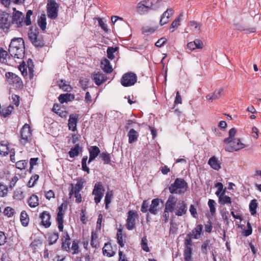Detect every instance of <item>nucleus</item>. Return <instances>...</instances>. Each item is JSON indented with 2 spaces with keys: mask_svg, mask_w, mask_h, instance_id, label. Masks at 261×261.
<instances>
[{
  "mask_svg": "<svg viewBox=\"0 0 261 261\" xmlns=\"http://www.w3.org/2000/svg\"><path fill=\"white\" fill-rule=\"evenodd\" d=\"M24 43L22 38H13L9 45L10 55L18 59H22L24 56Z\"/></svg>",
  "mask_w": 261,
  "mask_h": 261,
  "instance_id": "f257e3e1",
  "label": "nucleus"
},
{
  "mask_svg": "<svg viewBox=\"0 0 261 261\" xmlns=\"http://www.w3.org/2000/svg\"><path fill=\"white\" fill-rule=\"evenodd\" d=\"M13 12L12 17V23L16 28H21L25 24L29 26L31 24V16L33 15V11L29 10L27 11L24 18V14L20 11L16 10L15 8H13Z\"/></svg>",
  "mask_w": 261,
  "mask_h": 261,
  "instance_id": "f03ea898",
  "label": "nucleus"
},
{
  "mask_svg": "<svg viewBox=\"0 0 261 261\" xmlns=\"http://www.w3.org/2000/svg\"><path fill=\"white\" fill-rule=\"evenodd\" d=\"M169 203H171L173 206V213L177 216H182L185 215L188 210L187 205L182 200L177 201L176 197L173 195H170L167 199Z\"/></svg>",
  "mask_w": 261,
  "mask_h": 261,
  "instance_id": "7ed1b4c3",
  "label": "nucleus"
},
{
  "mask_svg": "<svg viewBox=\"0 0 261 261\" xmlns=\"http://www.w3.org/2000/svg\"><path fill=\"white\" fill-rule=\"evenodd\" d=\"M161 0H143L138 3L137 12L144 14L150 10H156L160 7Z\"/></svg>",
  "mask_w": 261,
  "mask_h": 261,
  "instance_id": "20e7f679",
  "label": "nucleus"
},
{
  "mask_svg": "<svg viewBox=\"0 0 261 261\" xmlns=\"http://www.w3.org/2000/svg\"><path fill=\"white\" fill-rule=\"evenodd\" d=\"M187 189V182L184 179L180 178H176L174 182L169 187V192L172 194H183Z\"/></svg>",
  "mask_w": 261,
  "mask_h": 261,
  "instance_id": "39448f33",
  "label": "nucleus"
},
{
  "mask_svg": "<svg viewBox=\"0 0 261 261\" xmlns=\"http://www.w3.org/2000/svg\"><path fill=\"white\" fill-rule=\"evenodd\" d=\"M226 144L225 149L227 151L233 152L238 151L245 147V145L239 139H233L227 142H223Z\"/></svg>",
  "mask_w": 261,
  "mask_h": 261,
  "instance_id": "423d86ee",
  "label": "nucleus"
},
{
  "mask_svg": "<svg viewBox=\"0 0 261 261\" xmlns=\"http://www.w3.org/2000/svg\"><path fill=\"white\" fill-rule=\"evenodd\" d=\"M32 134L29 124L25 123L22 127L20 132V142L24 145L32 140Z\"/></svg>",
  "mask_w": 261,
  "mask_h": 261,
  "instance_id": "0eeeda50",
  "label": "nucleus"
},
{
  "mask_svg": "<svg viewBox=\"0 0 261 261\" xmlns=\"http://www.w3.org/2000/svg\"><path fill=\"white\" fill-rule=\"evenodd\" d=\"M12 24L11 16L5 12L1 13L0 28L4 31H7Z\"/></svg>",
  "mask_w": 261,
  "mask_h": 261,
  "instance_id": "6e6552de",
  "label": "nucleus"
},
{
  "mask_svg": "<svg viewBox=\"0 0 261 261\" xmlns=\"http://www.w3.org/2000/svg\"><path fill=\"white\" fill-rule=\"evenodd\" d=\"M137 76L133 72H127L124 74L121 80V83L124 87H129L134 85L137 82Z\"/></svg>",
  "mask_w": 261,
  "mask_h": 261,
  "instance_id": "1a4fd4ad",
  "label": "nucleus"
},
{
  "mask_svg": "<svg viewBox=\"0 0 261 261\" xmlns=\"http://www.w3.org/2000/svg\"><path fill=\"white\" fill-rule=\"evenodd\" d=\"M105 189L100 182L95 184L92 194L94 195V201L96 204L99 203L103 196Z\"/></svg>",
  "mask_w": 261,
  "mask_h": 261,
  "instance_id": "9d476101",
  "label": "nucleus"
},
{
  "mask_svg": "<svg viewBox=\"0 0 261 261\" xmlns=\"http://www.w3.org/2000/svg\"><path fill=\"white\" fill-rule=\"evenodd\" d=\"M38 33L37 30L31 29L28 33L29 38L34 45L41 47L44 43L42 38L38 36Z\"/></svg>",
  "mask_w": 261,
  "mask_h": 261,
  "instance_id": "9b49d317",
  "label": "nucleus"
},
{
  "mask_svg": "<svg viewBox=\"0 0 261 261\" xmlns=\"http://www.w3.org/2000/svg\"><path fill=\"white\" fill-rule=\"evenodd\" d=\"M138 217L137 212L133 210H130L127 213L126 227L129 230H133L135 227L136 219Z\"/></svg>",
  "mask_w": 261,
  "mask_h": 261,
  "instance_id": "f8f14e48",
  "label": "nucleus"
},
{
  "mask_svg": "<svg viewBox=\"0 0 261 261\" xmlns=\"http://www.w3.org/2000/svg\"><path fill=\"white\" fill-rule=\"evenodd\" d=\"M5 76L9 84L13 85H16V87H19L22 85L21 79L15 73L7 72L6 73Z\"/></svg>",
  "mask_w": 261,
  "mask_h": 261,
  "instance_id": "ddd939ff",
  "label": "nucleus"
},
{
  "mask_svg": "<svg viewBox=\"0 0 261 261\" xmlns=\"http://www.w3.org/2000/svg\"><path fill=\"white\" fill-rule=\"evenodd\" d=\"M48 17L51 19H55L58 16V6L54 2H51L47 4V9Z\"/></svg>",
  "mask_w": 261,
  "mask_h": 261,
  "instance_id": "4468645a",
  "label": "nucleus"
},
{
  "mask_svg": "<svg viewBox=\"0 0 261 261\" xmlns=\"http://www.w3.org/2000/svg\"><path fill=\"white\" fill-rule=\"evenodd\" d=\"M91 77L94 82L97 86L101 85L107 80L106 76L102 72L99 71L94 72L92 74Z\"/></svg>",
  "mask_w": 261,
  "mask_h": 261,
  "instance_id": "2eb2a0df",
  "label": "nucleus"
},
{
  "mask_svg": "<svg viewBox=\"0 0 261 261\" xmlns=\"http://www.w3.org/2000/svg\"><path fill=\"white\" fill-rule=\"evenodd\" d=\"M203 229V225L202 224L197 225L196 227L192 230L191 232L188 234L186 239H190L192 241V239H198Z\"/></svg>",
  "mask_w": 261,
  "mask_h": 261,
  "instance_id": "dca6fc26",
  "label": "nucleus"
},
{
  "mask_svg": "<svg viewBox=\"0 0 261 261\" xmlns=\"http://www.w3.org/2000/svg\"><path fill=\"white\" fill-rule=\"evenodd\" d=\"M79 120V115L76 114H71L69 115L68 126L69 129L73 132L76 130V125Z\"/></svg>",
  "mask_w": 261,
  "mask_h": 261,
  "instance_id": "f3484780",
  "label": "nucleus"
},
{
  "mask_svg": "<svg viewBox=\"0 0 261 261\" xmlns=\"http://www.w3.org/2000/svg\"><path fill=\"white\" fill-rule=\"evenodd\" d=\"M224 89L223 88H220L216 90L212 94H208L206 96V99L210 101H213L220 98L222 95L224 94Z\"/></svg>",
  "mask_w": 261,
  "mask_h": 261,
  "instance_id": "a211bd4d",
  "label": "nucleus"
},
{
  "mask_svg": "<svg viewBox=\"0 0 261 261\" xmlns=\"http://www.w3.org/2000/svg\"><path fill=\"white\" fill-rule=\"evenodd\" d=\"M40 218L41 219L42 225H43L45 228H48L50 226V215L48 212H43L40 214Z\"/></svg>",
  "mask_w": 261,
  "mask_h": 261,
  "instance_id": "6ab92c4d",
  "label": "nucleus"
},
{
  "mask_svg": "<svg viewBox=\"0 0 261 261\" xmlns=\"http://www.w3.org/2000/svg\"><path fill=\"white\" fill-rule=\"evenodd\" d=\"M160 199L155 198L152 200L151 203L150 205L148 211L151 214L156 215L159 211Z\"/></svg>",
  "mask_w": 261,
  "mask_h": 261,
  "instance_id": "aec40b11",
  "label": "nucleus"
},
{
  "mask_svg": "<svg viewBox=\"0 0 261 261\" xmlns=\"http://www.w3.org/2000/svg\"><path fill=\"white\" fill-rule=\"evenodd\" d=\"M57 221L58 222V228L60 231L63 230V204L58 207V212L57 217Z\"/></svg>",
  "mask_w": 261,
  "mask_h": 261,
  "instance_id": "412c9836",
  "label": "nucleus"
},
{
  "mask_svg": "<svg viewBox=\"0 0 261 261\" xmlns=\"http://www.w3.org/2000/svg\"><path fill=\"white\" fill-rule=\"evenodd\" d=\"M171 203H169L167 200L165 204V209L163 213V217L165 223H167L168 221L169 218V213H173V206Z\"/></svg>",
  "mask_w": 261,
  "mask_h": 261,
  "instance_id": "4be33fe9",
  "label": "nucleus"
},
{
  "mask_svg": "<svg viewBox=\"0 0 261 261\" xmlns=\"http://www.w3.org/2000/svg\"><path fill=\"white\" fill-rule=\"evenodd\" d=\"M83 185L84 181L81 179L77 180V183L74 187L73 184H71V189L70 190L69 193L70 196H71L73 194V193H80L83 188Z\"/></svg>",
  "mask_w": 261,
  "mask_h": 261,
  "instance_id": "5701e85b",
  "label": "nucleus"
},
{
  "mask_svg": "<svg viewBox=\"0 0 261 261\" xmlns=\"http://www.w3.org/2000/svg\"><path fill=\"white\" fill-rule=\"evenodd\" d=\"M61 240L62 241V249L66 251H69L70 250V238L67 232L64 233Z\"/></svg>",
  "mask_w": 261,
  "mask_h": 261,
  "instance_id": "b1692460",
  "label": "nucleus"
},
{
  "mask_svg": "<svg viewBox=\"0 0 261 261\" xmlns=\"http://www.w3.org/2000/svg\"><path fill=\"white\" fill-rule=\"evenodd\" d=\"M173 13V10L172 9H168L165 12H164L161 17L160 21V25H163L167 23L169 21V18Z\"/></svg>",
  "mask_w": 261,
  "mask_h": 261,
  "instance_id": "393cba45",
  "label": "nucleus"
},
{
  "mask_svg": "<svg viewBox=\"0 0 261 261\" xmlns=\"http://www.w3.org/2000/svg\"><path fill=\"white\" fill-rule=\"evenodd\" d=\"M208 164L212 168L217 171L219 170L221 168V163L215 156H213L209 159Z\"/></svg>",
  "mask_w": 261,
  "mask_h": 261,
  "instance_id": "a878e982",
  "label": "nucleus"
},
{
  "mask_svg": "<svg viewBox=\"0 0 261 261\" xmlns=\"http://www.w3.org/2000/svg\"><path fill=\"white\" fill-rule=\"evenodd\" d=\"M89 151L90 156L88 163H90L97 157V156L100 153V150L97 146H91L89 149Z\"/></svg>",
  "mask_w": 261,
  "mask_h": 261,
  "instance_id": "bb28decb",
  "label": "nucleus"
},
{
  "mask_svg": "<svg viewBox=\"0 0 261 261\" xmlns=\"http://www.w3.org/2000/svg\"><path fill=\"white\" fill-rule=\"evenodd\" d=\"M102 252L104 255L108 257L113 256L115 254V252L112 250V247L111 243H105L103 248H102Z\"/></svg>",
  "mask_w": 261,
  "mask_h": 261,
  "instance_id": "cd10ccee",
  "label": "nucleus"
},
{
  "mask_svg": "<svg viewBox=\"0 0 261 261\" xmlns=\"http://www.w3.org/2000/svg\"><path fill=\"white\" fill-rule=\"evenodd\" d=\"M101 68L104 72L107 73H111L113 71V68L110 64V61L107 59H104L101 61Z\"/></svg>",
  "mask_w": 261,
  "mask_h": 261,
  "instance_id": "c85d7f7f",
  "label": "nucleus"
},
{
  "mask_svg": "<svg viewBox=\"0 0 261 261\" xmlns=\"http://www.w3.org/2000/svg\"><path fill=\"white\" fill-rule=\"evenodd\" d=\"M127 136L128 137L129 143L132 144L137 140L139 134L137 131L132 128L128 132Z\"/></svg>",
  "mask_w": 261,
  "mask_h": 261,
  "instance_id": "c756f323",
  "label": "nucleus"
},
{
  "mask_svg": "<svg viewBox=\"0 0 261 261\" xmlns=\"http://www.w3.org/2000/svg\"><path fill=\"white\" fill-rule=\"evenodd\" d=\"M28 203L31 207H36L39 205V199L35 194L31 196L28 200Z\"/></svg>",
  "mask_w": 261,
  "mask_h": 261,
  "instance_id": "7c9ffc66",
  "label": "nucleus"
},
{
  "mask_svg": "<svg viewBox=\"0 0 261 261\" xmlns=\"http://www.w3.org/2000/svg\"><path fill=\"white\" fill-rule=\"evenodd\" d=\"M218 198L219 203L220 204L225 205L231 204L232 201L231 198L229 196L226 195L225 194H221V195H220Z\"/></svg>",
  "mask_w": 261,
  "mask_h": 261,
  "instance_id": "2f4dec72",
  "label": "nucleus"
},
{
  "mask_svg": "<svg viewBox=\"0 0 261 261\" xmlns=\"http://www.w3.org/2000/svg\"><path fill=\"white\" fill-rule=\"evenodd\" d=\"M74 98V96L71 94L66 93L61 94L59 97V100L61 103L71 101Z\"/></svg>",
  "mask_w": 261,
  "mask_h": 261,
  "instance_id": "473e14b6",
  "label": "nucleus"
},
{
  "mask_svg": "<svg viewBox=\"0 0 261 261\" xmlns=\"http://www.w3.org/2000/svg\"><path fill=\"white\" fill-rule=\"evenodd\" d=\"M47 240L49 242V245H51L56 243L59 239V234L58 232H51L47 235Z\"/></svg>",
  "mask_w": 261,
  "mask_h": 261,
  "instance_id": "72a5a7b5",
  "label": "nucleus"
},
{
  "mask_svg": "<svg viewBox=\"0 0 261 261\" xmlns=\"http://www.w3.org/2000/svg\"><path fill=\"white\" fill-rule=\"evenodd\" d=\"M183 16V14L180 13L179 16L174 21H173L170 28V30L172 29L171 31V32H174L175 29H176L180 25V22Z\"/></svg>",
  "mask_w": 261,
  "mask_h": 261,
  "instance_id": "f704fd0d",
  "label": "nucleus"
},
{
  "mask_svg": "<svg viewBox=\"0 0 261 261\" xmlns=\"http://www.w3.org/2000/svg\"><path fill=\"white\" fill-rule=\"evenodd\" d=\"M82 151V148L79 144H76L74 147L72 148L69 151L68 154L70 158H74L77 156L80 151Z\"/></svg>",
  "mask_w": 261,
  "mask_h": 261,
  "instance_id": "c9c22d12",
  "label": "nucleus"
},
{
  "mask_svg": "<svg viewBox=\"0 0 261 261\" xmlns=\"http://www.w3.org/2000/svg\"><path fill=\"white\" fill-rule=\"evenodd\" d=\"M113 198V192L112 191H108L106 193L105 198V208L108 210L109 207V204L111 202V200Z\"/></svg>",
  "mask_w": 261,
  "mask_h": 261,
  "instance_id": "e433bc0d",
  "label": "nucleus"
},
{
  "mask_svg": "<svg viewBox=\"0 0 261 261\" xmlns=\"http://www.w3.org/2000/svg\"><path fill=\"white\" fill-rule=\"evenodd\" d=\"M215 187L217 188L215 194L219 197L221 194H225L226 189L223 188V185L221 182H217L215 184Z\"/></svg>",
  "mask_w": 261,
  "mask_h": 261,
  "instance_id": "4c0bfd02",
  "label": "nucleus"
},
{
  "mask_svg": "<svg viewBox=\"0 0 261 261\" xmlns=\"http://www.w3.org/2000/svg\"><path fill=\"white\" fill-rule=\"evenodd\" d=\"M20 219L21 224L23 226H28L29 222V218L27 213L24 211L21 213Z\"/></svg>",
  "mask_w": 261,
  "mask_h": 261,
  "instance_id": "58836bf2",
  "label": "nucleus"
},
{
  "mask_svg": "<svg viewBox=\"0 0 261 261\" xmlns=\"http://www.w3.org/2000/svg\"><path fill=\"white\" fill-rule=\"evenodd\" d=\"M10 152L9 146L7 144L0 143V155L6 156Z\"/></svg>",
  "mask_w": 261,
  "mask_h": 261,
  "instance_id": "ea45409f",
  "label": "nucleus"
},
{
  "mask_svg": "<svg viewBox=\"0 0 261 261\" xmlns=\"http://www.w3.org/2000/svg\"><path fill=\"white\" fill-rule=\"evenodd\" d=\"M257 207V200L255 199L252 200L249 203V211L252 215L254 216L256 214V209Z\"/></svg>",
  "mask_w": 261,
  "mask_h": 261,
  "instance_id": "a19ab883",
  "label": "nucleus"
},
{
  "mask_svg": "<svg viewBox=\"0 0 261 261\" xmlns=\"http://www.w3.org/2000/svg\"><path fill=\"white\" fill-rule=\"evenodd\" d=\"M38 25L43 31H44L46 29V16L45 14H41L40 18L38 20Z\"/></svg>",
  "mask_w": 261,
  "mask_h": 261,
  "instance_id": "79ce46f5",
  "label": "nucleus"
},
{
  "mask_svg": "<svg viewBox=\"0 0 261 261\" xmlns=\"http://www.w3.org/2000/svg\"><path fill=\"white\" fill-rule=\"evenodd\" d=\"M13 109V106L10 105L8 107L3 109L0 111V113L1 115L5 117H6L11 114Z\"/></svg>",
  "mask_w": 261,
  "mask_h": 261,
  "instance_id": "37998d69",
  "label": "nucleus"
},
{
  "mask_svg": "<svg viewBox=\"0 0 261 261\" xmlns=\"http://www.w3.org/2000/svg\"><path fill=\"white\" fill-rule=\"evenodd\" d=\"M185 248L184 251L186 252H192V241H191L190 239H185Z\"/></svg>",
  "mask_w": 261,
  "mask_h": 261,
  "instance_id": "c03bdc74",
  "label": "nucleus"
},
{
  "mask_svg": "<svg viewBox=\"0 0 261 261\" xmlns=\"http://www.w3.org/2000/svg\"><path fill=\"white\" fill-rule=\"evenodd\" d=\"M190 29L195 32H198L200 31L201 24L196 21H191L189 23Z\"/></svg>",
  "mask_w": 261,
  "mask_h": 261,
  "instance_id": "a18cd8bd",
  "label": "nucleus"
},
{
  "mask_svg": "<svg viewBox=\"0 0 261 261\" xmlns=\"http://www.w3.org/2000/svg\"><path fill=\"white\" fill-rule=\"evenodd\" d=\"M117 48H113V47H108L107 49V57L109 59L111 60H113L114 57V53L116 51Z\"/></svg>",
  "mask_w": 261,
  "mask_h": 261,
  "instance_id": "49530a36",
  "label": "nucleus"
},
{
  "mask_svg": "<svg viewBox=\"0 0 261 261\" xmlns=\"http://www.w3.org/2000/svg\"><path fill=\"white\" fill-rule=\"evenodd\" d=\"M60 88L62 89L65 91H70L71 87L66 83V81L61 80L59 84Z\"/></svg>",
  "mask_w": 261,
  "mask_h": 261,
  "instance_id": "de8ad7c7",
  "label": "nucleus"
},
{
  "mask_svg": "<svg viewBox=\"0 0 261 261\" xmlns=\"http://www.w3.org/2000/svg\"><path fill=\"white\" fill-rule=\"evenodd\" d=\"M8 55L6 50L3 48L0 49V62L6 63L7 62V57Z\"/></svg>",
  "mask_w": 261,
  "mask_h": 261,
  "instance_id": "09e8293b",
  "label": "nucleus"
},
{
  "mask_svg": "<svg viewBox=\"0 0 261 261\" xmlns=\"http://www.w3.org/2000/svg\"><path fill=\"white\" fill-rule=\"evenodd\" d=\"M215 204L216 202L214 200L209 199L208 201V205L210 207V212L213 216L215 214L216 212Z\"/></svg>",
  "mask_w": 261,
  "mask_h": 261,
  "instance_id": "8fccbe9b",
  "label": "nucleus"
},
{
  "mask_svg": "<svg viewBox=\"0 0 261 261\" xmlns=\"http://www.w3.org/2000/svg\"><path fill=\"white\" fill-rule=\"evenodd\" d=\"M28 165V162L25 160H21L16 163V167L19 169H24Z\"/></svg>",
  "mask_w": 261,
  "mask_h": 261,
  "instance_id": "3c124183",
  "label": "nucleus"
},
{
  "mask_svg": "<svg viewBox=\"0 0 261 261\" xmlns=\"http://www.w3.org/2000/svg\"><path fill=\"white\" fill-rule=\"evenodd\" d=\"M141 246L142 249L146 251V252H149V248L147 244V239L146 237H144L141 240Z\"/></svg>",
  "mask_w": 261,
  "mask_h": 261,
  "instance_id": "603ef678",
  "label": "nucleus"
},
{
  "mask_svg": "<svg viewBox=\"0 0 261 261\" xmlns=\"http://www.w3.org/2000/svg\"><path fill=\"white\" fill-rule=\"evenodd\" d=\"M237 130L234 128H231L229 131V137L225 138L223 142H227L231 139H234V137L236 134Z\"/></svg>",
  "mask_w": 261,
  "mask_h": 261,
  "instance_id": "864d4df0",
  "label": "nucleus"
},
{
  "mask_svg": "<svg viewBox=\"0 0 261 261\" xmlns=\"http://www.w3.org/2000/svg\"><path fill=\"white\" fill-rule=\"evenodd\" d=\"M101 159L104 161L105 164H109L111 161L110 154L106 152H102L100 155Z\"/></svg>",
  "mask_w": 261,
  "mask_h": 261,
  "instance_id": "5fc2aeb1",
  "label": "nucleus"
},
{
  "mask_svg": "<svg viewBox=\"0 0 261 261\" xmlns=\"http://www.w3.org/2000/svg\"><path fill=\"white\" fill-rule=\"evenodd\" d=\"M117 242L119 245L123 247L124 245V244L123 241L122 235V231L121 229H119L117 233Z\"/></svg>",
  "mask_w": 261,
  "mask_h": 261,
  "instance_id": "6e6d98bb",
  "label": "nucleus"
},
{
  "mask_svg": "<svg viewBox=\"0 0 261 261\" xmlns=\"http://www.w3.org/2000/svg\"><path fill=\"white\" fill-rule=\"evenodd\" d=\"M210 242V240H206L201 245V251L204 254L207 253V247L209 246Z\"/></svg>",
  "mask_w": 261,
  "mask_h": 261,
  "instance_id": "4d7b16f0",
  "label": "nucleus"
},
{
  "mask_svg": "<svg viewBox=\"0 0 261 261\" xmlns=\"http://www.w3.org/2000/svg\"><path fill=\"white\" fill-rule=\"evenodd\" d=\"M14 213V210L10 207H7L5 208L4 213L6 216H7L8 217H12Z\"/></svg>",
  "mask_w": 261,
  "mask_h": 261,
  "instance_id": "13d9d810",
  "label": "nucleus"
},
{
  "mask_svg": "<svg viewBox=\"0 0 261 261\" xmlns=\"http://www.w3.org/2000/svg\"><path fill=\"white\" fill-rule=\"evenodd\" d=\"M149 202L147 200H144L143 201L141 211L142 213H145L148 211Z\"/></svg>",
  "mask_w": 261,
  "mask_h": 261,
  "instance_id": "bf43d9fd",
  "label": "nucleus"
},
{
  "mask_svg": "<svg viewBox=\"0 0 261 261\" xmlns=\"http://www.w3.org/2000/svg\"><path fill=\"white\" fill-rule=\"evenodd\" d=\"M71 250L72 251V254H76L79 252V245L78 244L75 242L73 241L72 244Z\"/></svg>",
  "mask_w": 261,
  "mask_h": 261,
  "instance_id": "052dcab7",
  "label": "nucleus"
},
{
  "mask_svg": "<svg viewBox=\"0 0 261 261\" xmlns=\"http://www.w3.org/2000/svg\"><path fill=\"white\" fill-rule=\"evenodd\" d=\"M8 192V189L5 186L0 184V197L5 196Z\"/></svg>",
  "mask_w": 261,
  "mask_h": 261,
  "instance_id": "680f3d73",
  "label": "nucleus"
},
{
  "mask_svg": "<svg viewBox=\"0 0 261 261\" xmlns=\"http://www.w3.org/2000/svg\"><path fill=\"white\" fill-rule=\"evenodd\" d=\"M156 30V28L153 27H144L142 29V32L143 34L146 33H152Z\"/></svg>",
  "mask_w": 261,
  "mask_h": 261,
  "instance_id": "e2e57ef3",
  "label": "nucleus"
},
{
  "mask_svg": "<svg viewBox=\"0 0 261 261\" xmlns=\"http://www.w3.org/2000/svg\"><path fill=\"white\" fill-rule=\"evenodd\" d=\"M177 230V227L176 224L174 223L172 221L170 223V227L169 230L170 233L174 234L175 233Z\"/></svg>",
  "mask_w": 261,
  "mask_h": 261,
  "instance_id": "0e129e2a",
  "label": "nucleus"
},
{
  "mask_svg": "<svg viewBox=\"0 0 261 261\" xmlns=\"http://www.w3.org/2000/svg\"><path fill=\"white\" fill-rule=\"evenodd\" d=\"M12 99L14 105L18 107L19 105V97L17 95L12 94Z\"/></svg>",
  "mask_w": 261,
  "mask_h": 261,
  "instance_id": "69168bd1",
  "label": "nucleus"
},
{
  "mask_svg": "<svg viewBox=\"0 0 261 261\" xmlns=\"http://www.w3.org/2000/svg\"><path fill=\"white\" fill-rule=\"evenodd\" d=\"M7 238L4 232L0 231V246L4 245L6 242Z\"/></svg>",
  "mask_w": 261,
  "mask_h": 261,
  "instance_id": "338daca9",
  "label": "nucleus"
},
{
  "mask_svg": "<svg viewBox=\"0 0 261 261\" xmlns=\"http://www.w3.org/2000/svg\"><path fill=\"white\" fill-rule=\"evenodd\" d=\"M166 39L165 38H161L159 39L157 42L155 43V45L157 47H161L166 42Z\"/></svg>",
  "mask_w": 261,
  "mask_h": 261,
  "instance_id": "774afa93",
  "label": "nucleus"
}]
</instances>
